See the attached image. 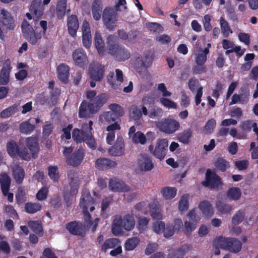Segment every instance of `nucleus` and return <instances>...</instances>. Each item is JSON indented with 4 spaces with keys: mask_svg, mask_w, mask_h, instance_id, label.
Returning a JSON list of instances; mask_svg holds the SVG:
<instances>
[{
    "mask_svg": "<svg viewBox=\"0 0 258 258\" xmlns=\"http://www.w3.org/2000/svg\"><path fill=\"white\" fill-rule=\"evenodd\" d=\"M198 221L196 211L192 210L189 211L187 214V219L184 222V230L186 234H190L196 229Z\"/></svg>",
    "mask_w": 258,
    "mask_h": 258,
    "instance_id": "obj_14",
    "label": "nucleus"
},
{
    "mask_svg": "<svg viewBox=\"0 0 258 258\" xmlns=\"http://www.w3.org/2000/svg\"><path fill=\"white\" fill-rule=\"evenodd\" d=\"M14 21L10 13L5 9L0 10V38H4V32L14 28Z\"/></svg>",
    "mask_w": 258,
    "mask_h": 258,
    "instance_id": "obj_8",
    "label": "nucleus"
},
{
    "mask_svg": "<svg viewBox=\"0 0 258 258\" xmlns=\"http://www.w3.org/2000/svg\"><path fill=\"white\" fill-rule=\"evenodd\" d=\"M7 150L9 155L13 158L18 157L19 154L18 145L16 142L14 141H10L8 142Z\"/></svg>",
    "mask_w": 258,
    "mask_h": 258,
    "instance_id": "obj_39",
    "label": "nucleus"
},
{
    "mask_svg": "<svg viewBox=\"0 0 258 258\" xmlns=\"http://www.w3.org/2000/svg\"><path fill=\"white\" fill-rule=\"evenodd\" d=\"M110 189L114 191L127 192L130 190V188L122 181L117 179H112L109 181Z\"/></svg>",
    "mask_w": 258,
    "mask_h": 258,
    "instance_id": "obj_22",
    "label": "nucleus"
},
{
    "mask_svg": "<svg viewBox=\"0 0 258 258\" xmlns=\"http://www.w3.org/2000/svg\"><path fill=\"white\" fill-rule=\"evenodd\" d=\"M81 29L83 44L86 48H89L92 44V37L90 25L87 21L83 22Z\"/></svg>",
    "mask_w": 258,
    "mask_h": 258,
    "instance_id": "obj_17",
    "label": "nucleus"
},
{
    "mask_svg": "<svg viewBox=\"0 0 258 258\" xmlns=\"http://www.w3.org/2000/svg\"><path fill=\"white\" fill-rule=\"evenodd\" d=\"M67 229L72 234L82 235L84 233L85 227L79 222H72L67 225Z\"/></svg>",
    "mask_w": 258,
    "mask_h": 258,
    "instance_id": "obj_26",
    "label": "nucleus"
},
{
    "mask_svg": "<svg viewBox=\"0 0 258 258\" xmlns=\"http://www.w3.org/2000/svg\"><path fill=\"white\" fill-rule=\"evenodd\" d=\"M216 167L221 171H224L229 167L228 163L222 158H219L215 163Z\"/></svg>",
    "mask_w": 258,
    "mask_h": 258,
    "instance_id": "obj_63",
    "label": "nucleus"
},
{
    "mask_svg": "<svg viewBox=\"0 0 258 258\" xmlns=\"http://www.w3.org/2000/svg\"><path fill=\"white\" fill-rule=\"evenodd\" d=\"M143 114L142 107L140 108L135 105L130 107L129 109V116L130 118L134 120H138L142 117Z\"/></svg>",
    "mask_w": 258,
    "mask_h": 258,
    "instance_id": "obj_42",
    "label": "nucleus"
},
{
    "mask_svg": "<svg viewBox=\"0 0 258 258\" xmlns=\"http://www.w3.org/2000/svg\"><path fill=\"white\" fill-rule=\"evenodd\" d=\"M192 131L190 130H187L180 133L177 135V140L183 144H187L189 142V139L191 137Z\"/></svg>",
    "mask_w": 258,
    "mask_h": 258,
    "instance_id": "obj_49",
    "label": "nucleus"
},
{
    "mask_svg": "<svg viewBox=\"0 0 258 258\" xmlns=\"http://www.w3.org/2000/svg\"><path fill=\"white\" fill-rule=\"evenodd\" d=\"M24 35L29 42L33 45L36 44L38 40L41 38L40 35L36 34L34 30H32V31H30Z\"/></svg>",
    "mask_w": 258,
    "mask_h": 258,
    "instance_id": "obj_58",
    "label": "nucleus"
},
{
    "mask_svg": "<svg viewBox=\"0 0 258 258\" xmlns=\"http://www.w3.org/2000/svg\"><path fill=\"white\" fill-rule=\"evenodd\" d=\"M72 58L75 64L80 67H83L88 63L86 53L83 49H77L72 53Z\"/></svg>",
    "mask_w": 258,
    "mask_h": 258,
    "instance_id": "obj_15",
    "label": "nucleus"
},
{
    "mask_svg": "<svg viewBox=\"0 0 258 258\" xmlns=\"http://www.w3.org/2000/svg\"><path fill=\"white\" fill-rule=\"evenodd\" d=\"M154 167L152 158L147 155H142L138 160L135 170L137 172H148Z\"/></svg>",
    "mask_w": 258,
    "mask_h": 258,
    "instance_id": "obj_11",
    "label": "nucleus"
},
{
    "mask_svg": "<svg viewBox=\"0 0 258 258\" xmlns=\"http://www.w3.org/2000/svg\"><path fill=\"white\" fill-rule=\"evenodd\" d=\"M0 250L5 253L10 252L11 248L8 242L6 240L5 236L0 235Z\"/></svg>",
    "mask_w": 258,
    "mask_h": 258,
    "instance_id": "obj_54",
    "label": "nucleus"
},
{
    "mask_svg": "<svg viewBox=\"0 0 258 258\" xmlns=\"http://www.w3.org/2000/svg\"><path fill=\"white\" fill-rule=\"evenodd\" d=\"M13 176L17 183H22L25 177L23 169L19 165H15L13 167Z\"/></svg>",
    "mask_w": 258,
    "mask_h": 258,
    "instance_id": "obj_35",
    "label": "nucleus"
},
{
    "mask_svg": "<svg viewBox=\"0 0 258 258\" xmlns=\"http://www.w3.org/2000/svg\"><path fill=\"white\" fill-rule=\"evenodd\" d=\"M168 141L166 139H159L154 148L152 145L149 146V150L157 159H163L167 152Z\"/></svg>",
    "mask_w": 258,
    "mask_h": 258,
    "instance_id": "obj_9",
    "label": "nucleus"
},
{
    "mask_svg": "<svg viewBox=\"0 0 258 258\" xmlns=\"http://www.w3.org/2000/svg\"><path fill=\"white\" fill-rule=\"evenodd\" d=\"M132 141L134 143L144 145L146 142V138L143 133L137 132L132 136Z\"/></svg>",
    "mask_w": 258,
    "mask_h": 258,
    "instance_id": "obj_50",
    "label": "nucleus"
},
{
    "mask_svg": "<svg viewBox=\"0 0 258 258\" xmlns=\"http://www.w3.org/2000/svg\"><path fill=\"white\" fill-rule=\"evenodd\" d=\"M116 118L117 117L111 111H107L100 116L99 119L102 122L110 123L114 121Z\"/></svg>",
    "mask_w": 258,
    "mask_h": 258,
    "instance_id": "obj_48",
    "label": "nucleus"
},
{
    "mask_svg": "<svg viewBox=\"0 0 258 258\" xmlns=\"http://www.w3.org/2000/svg\"><path fill=\"white\" fill-rule=\"evenodd\" d=\"M140 242V239L137 237L128 238L124 243L125 250L130 251L134 250Z\"/></svg>",
    "mask_w": 258,
    "mask_h": 258,
    "instance_id": "obj_47",
    "label": "nucleus"
},
{
    "mask_svg": "<svg viewBox=\"0 0 258 258\" xmlns=\"http://www.w3.org/2000/svg\"><path fill=\"white\" fill-rule=\"evenodd\" d=\"M160 102L165 107L168 109H176L177 104L172 100L164 97L160 98Z\"/></svg>",
    "mask_w": 258,
    "mask_h": 258,
    "instance_id": "obj_59",
    "label": "nucleus"
},
{
    "mask_svg": "<svg viewBox=\"0 0 258 258\" xmlns=\"http://www.w3.org/2000/svg\"><path fill=\"white\" fill-rule=\"evenodd\" d=\"M135 226V222L132 216L126 215L122 219L119 216L115 217L112 228V233L115 236L122 234V229L130 231Z\"/></svg>",
    "mask_w": 258,
    "mask_h": 258,
    "instance_id": "obj_3",
    "label": "nucleus"
},
{
    "mask_svg": "<svg viewBox=\"0 0 258 258\" xmlns=\"http://www.w3.org/2000/svg\"><path fill=\"white\" fill-rule=\"evenodd\" d=\"M142 110L144 115H148L152 119L159 118L163 115V110L158 106H154L148 112L147 107L145 106H142Z\"/></svg>",
    "mask_w": 258,
    "mask_h": 258,
    "instance_id": "obj_23",
    "label": "nucleus"
},
{
    "mask_svg": "<svg viewBox=\"0 0 258 258\" xmlns=\"http://www.w3.org/2000/svg\"><path fill=\"white\" fill-rule=\"evenodd\" d=\"M67 0H58L56 5V15L59 19H62L66 12V5Z\"/></svg>",
    "mask_w": 258,
    "mask_h": 258,
    "instance_id": "obj_41",
    "label": "nucleus"
},
{
    "mask_svg": "<svg viewBox=\"0 0 258 258\" xmlns=\"http://www.w3.org/2000/svg\"><path fill=\"white\" fill-rule=\"evenodd\" d=\"M79 21L77 17L72 15L68 17L67 20V27L69 34L73 37L76 35L79 28Z\"/></svg>",
    "mask_w": 258,
    "mask_h": 258,
    "instance_id": "obj_25",
    "label": "nucleus"
},
{
    "mask_svg": "<svg viewBox=\"0 0 258 258\" xmlns=\"http://www.w3.org/2000/svg\"><path fill=\"white\" fill-rule=\"evenodd\" d=\"M208 50H204L202 49L198 43L196 44L194 48L192 57L197 66L194 68V71L196 73L200 74L205 69L204 64L207 60Z\"/></svg>",
    "mask_w": 258,
    "mask_h": 258,
    "instance_id": "obj_6",
    "label": "nucleus"
},
{
    "mask_svg": "<svg viewBox=\"0 0 258 258\" xmlns=\"http://www.w3.org/2000/svg\"><path fill=\"white\" fill-rule=\"evenodd\" d=\"M41 206L38 203H27L25 205V210L27 212L31 214L40 211Z\"/></svg>",
    "mask_w": 258,
    "mask_h": 258,
    "instance_id": "obj_55",
    "label": "nucleus"
},
{
    "mask_svg": "<svg viewBox=\"0 0 258 258\" xmlns=\"http://www.w3.org/2000/svg\"><path fill=\"white\" fill-rule=\"evenodd\" d=\"M58 77L63 83H67L69 76L70 69L68 66L60 64L57 69Z\"/></svg>",
    "mask_w": 258,
    "mask_h": 258,
    "instance_id": "obj_31",
    "label": "nucleus"
},
{
    "mask_svg": "<svg viewBox=\"0 0 258 258\" xmlns=\"http://www.w3.org/2000/svg\"><path fill=\"white\" fill-rule=\"evenodd\" d=\"M119 124L115 122L107 127L106 130L108 132L106 137V142L108 144H111L112 142L115 138L114 130H118L120 129Z\"/></svg>",
    "mask_w": 258,
    "mask_h": 258,
    "instance_id": "obj_38",
    "label": "nucleus"
},
{
    "mask_svg": "<svg viewBox=\"0 0 258 258\" xmlns=\"http://www.w3.org/2000/svg\"><path fill=\"white\" fill-rule=\"evenodd\" d=\"M220 26L222 33L225 37H227L232 33L228 26V23L222 17L220 19Z\"/></svg>",
    "mask_w": 258,
    "mask_h": 258,
    "instance_id": "obj_53",
    "label": "nucleus"
},
{
    "mask_svg": "<svg viewBox=\"0 0 258 258\" xmlns=\"http://www.w3.org/2000/svg\"><path fill=\"white\" fill-rule=\"evenodd\" d=\"M27 146L29 148L32 156L35 157L39 151V147L37 138L35 137H29L26 139Z\"/></svg>",
    "mask_w": 258,
    "mask_h": 258,
    "instance_id": "obj_34",
    "label": "nucleus"
},
{
    "mask_svg": "<svg viewBox=\"0 0 258 258\" xmlns=\"http://www.w3.org/2000/svg\"><path fill=\"white\" fill-rule=\"evenodd\" d=\"M116 165L115 162L107 159L102 158L97 160L96 166L98 169H104L107 167H113Z\"/></svg>",
    "mask_w": 258,
    "mask_h": 258,
    "instance_id": "obj_43",
    "label": "nucleus"
},
{
    "mask_svg": "<svg viewBox=\"0 0 258 258\" xmlns=\"http://www.w3.org/2000/svg\"><path fill=\"white\" fill-rule=\"evenodd\" d=\"M48 174L50 178L54 181H57L59 178L58 168L56 166H50L48 168Z\"/></svg>",
    "mask_w": 258,
    "mask_h": 258,
    "instance_id": "obj_57",
    "label": "nucleus"
},
{
    "mask_svg": "<svg viewBox=\"0 0 258 258\" xmlns=\"http://www.w3.org/2000/svg\"><path fill=\"white\" fill-rule=\"evenodd\" d=\"M217 245L221 248L227 249L235 253L238 252L241 248V244L239 240L225 237L217 239Z\"/></svg>",
    "mask_w": 258,
    "mask_h": 258,
    "instance_id": "obj_10",
    "label": "nucleus"
},
{
    "mask_svg": "<svg viewBox=\"0 0 258 258\" xmlns=\"http://www.w3.org/2000/svg\"><path fill=\"white\" fill-rule=\"evenodd\" d=\"M104 66L100 64H91L89 74L90 78L95 81H100L103 77Z\"/></svg>",
    "mask_w": 258,
    "mask_h": 258,
    "instance_id": "obj_16",
    "label": "nucleus"
},
{
    "mask_svg": "<svg viewBox=\"0 0 258 258\" xmlns=\"http://www.w3.org/2000/svg\"><path fill=\"white\" fill-rule=\"evenodd\" d=\"M108 108L117 117L121 116L124 114V112L123 108L117 104H111L108 106Z\"/></svg>",
    "mask_w": 258,
    "mask_h": 258,
    "instance_id": "obj_52",
    "label": "nucleus"
},
{
    "mask_svg": "<svg viewBox=\"0 0 258 258\" xmlns=\"http://www.w3.org/2000/svg\"><path fill=\"white\" fill-rule=\"evenodd\" d=\"M69 185L71 188L70 195L74 196L78 193L79 187V179L77 173L74 171H70L68 173Z\"/></svg>",
    "mask_w": 258,
    "mask_h": 258,
    "instance_id": "obj_19",
    "label": "nucleus"
},
{
    "mask_svg": "<svg viewBox=\"0 0 258 258\" xmlns=\"http://www.w3.org/2000/svg\"><path fill=\"white\" fill-rule=\"evenodd\" d=\"M241 196V190L238 187H232L227 192V197L228 199L233 201L238 200Z\"/></svg>",
    "mask_w": 258,
    "mask_h": 258,
    "instance_id": "obj_44",
    "label": "nucleus"
},
{
    "mask_svg": "<svg viewBox=\"0 0 258 258\" xmlns=\"http://www.w3.org/2000/svg\"><path fill=\"white\" fill-rule=\"evenodd\" d=\"M156 127L160 131L167 134H172L180 128L179 122L172 118H164L156 122Z\"/></svg>",
    "mask_w": 258,
    "mask_h": 258,
    "instance_id": "obj_7",
    "label": "nucleus"
},
{
    "mask_svg": "<svg viewBox=\"0 0 258 258\" xmlns=\"http://www.w3.org/2000/svg\"><path fill=\"white\" fill-rule=\"evenodd\" d=\"M216 120L212 118L209 120L204 127V132L206 134H211L216 125Z\"/></svg>",
    "mask_w": 258,
    "mask_h": 258,
    "instance_id": "obj_64",
    "label": "nucleus"
},
{
    "mask_svg": "<svg viewBox=\"0 0 258 258\" xmlns=\"http://www.w3.org/2000/svg\"><path fill=\"white\" fill-rule=\"evenodd\" d=\"M11 69V61L9 59H7L4 62L0 74V83L1 84L6 85L9 83V75Z\"/></svg>",
    "mask_w": 258,
    "mask_h": 258,
    "instance_id": "obj_20",
    "label": "nucleus"
},
{
    "mask_svg": "<svg viewBox=\"0 0 258 258\" xmlns=\"http://www.w3.org/2000/svg\"><path fill=\"white\" fill-rule=\"evenodd\" d=\"M86 96L89 100L88 103L84 101L80 107L79 115L81 118L90 117L91 114L96 112L107 99L105 94L96 96L94 91H87Z\"/></svg>",
    "mask_w": 258,
    "mask_h": 258,
    "instance_id": "obj_1",
    "label": "nucleus"
},
{
    "mask_svg": "<svg viewBox=\"0 0 258 258\" xmlns=\"http://www.w3.org/2000/svg\"><path fill=\"white\" fill-rule=\"evenodd\" d=\"M102 19L107 29L112 30L116 27L117 21V16L116 13L113 9L106 8L104 9L103 12Z\"/></svg>",
    "mask_w": 258,
    "mask_h": 258,
    "instance_id": "obj_12",
    "label": "nucleus"
},
{
    "mask_svg": "<svg viewBox=\"0 0 258 258\" xmlns=\"http://www.w3.org/2000/svg\"><path fill=\"white\" fill-rule=\"evenodd\" d=\"M107 81L114 89L118 88L123 81L122 71L119 69H116L115 74L111 73L108 75Z\"/></svg>",
    "mask_w": 258,
    "mask_h": 258,
    "instance_id": "obj_18",
    "label": "nucleus"
},
{
    "mask_svg": "<svg viewBox=\"0 0 258 258\" xmlns=\"http://www.w3.org/2000/svg\"><path fill=\"white\" fill-rule=\"evenodd\" d=\"M116 37L113 36H109L107 39L108 45V50L112 55L115 56L118 60L124 61L130 57L131 54L127 49L124 47H120L115 44Z\"/></svg>",
    "mask_w": 258,
    "mask_h": 258,
    "instance_id": "obj_4",
    "label": "nucleus"
},
{
    "mask_svg": "<svg viewBox=\"0 0 258 258\" xmlns=\"http://www.w3.org/2000/svg\"><path fill=\"white\" fill-rule=\"evenodd\" d=\"M19 128L22 133L29 134L34 130L35 126L26 121L20 124Z\"/></svg>",
    "mask_w": 258,
    "mask_h": 258,
    "instance_id": "obj_51",
    "label": "nucleus"
},
{
    "mask_svg": "<svg viewBox=\"0 0 258 258\" xmlns=\"http://www.w3.org/2000/svg\"><path fill=\"white\" fill-rule=\"evenodd\" d=\"M123 152V139L122 137H118L115 145L109 149L108 153L111 155L119 156Z\"/></svg>",
    "mask_w": 258,
    "mask_h": 258,
    "instance_id": "obj_24",
    "label": "nucleus"
},
{
    "mask_svg": "<svg viewBox=\"0 0 258 258\" xmlns=\"http://www.w3.org/2000/svg\"><path fill=\"white\" fill-rule=\"evenodd\" d=\"M97 202L91 196L89 192L85 190L81 196L80 202V207L84 214V220L87 222L90 220V215L89 211L92 212L95 209V206Z\"/></svg>",
    "mask_w": 258,
    "mask_h": 258,
    "instance_id": "obj_5",
    "label": "nucleus"
},
{
    "mask_svg": "<svg viewBox=\"0 0 258 258\" xmlns=\"http://www.w3.org/2000/svg\"><path fill=\"white\" fill-rule=\"evenodd\" d=\"M199 208L204 216L206 218L212 217L214 214L212 205L208 201H202L200 202L199 205Z\"/></svg>",
    "mask_w": 258,
    "mask_h": 258,
    "instance_id": "obj_29",
    "label": "nucleus"
},
{
    "mask_svg": "<svg viewBox=\"0 0 258 258\" xmlns=\"http://www.w3.org/2000/svg\"><path fill=\"white\" fill-rule=\"evenodd\" d=\"M102 2L101 0H94L92 6V14L93 19L96 21L100 19L102 14Z\"/></svg>",
    "mask_w": 258,
    "mask_h": 258,
    "instance_id": "obj_30",
    "label": "nucleus"
},
{
    "mask_svg": "<svg viewBox=\"0 0 258 258\" xmlns=\"http://www.w3.org/2000/svg\"><path fill=\"white\" fill-rule=\"evenodd\" d=\"M84 157V152L83 149H80L74 152L70 158L67 159V162L69 164L73 166L79 165Z\"/></svg>",
    "mask_w": 258,
    "mask_h": 258,
    "instance_id": "obj_28",
    "label": "nucleus"
},
{
    "mask_svg": "<svg viewBox=\"0 0 258 258\" xmlns=\"http://www.w3.org/2000/svg\"><path fill=\"white\" fill-rule=\"evenodd\" d=\"M118 35L121 39L127 40V42L130 43H134L137 37L136 32H132L127 34L123 30L118 31Z\"/></svg>",
    "mask_w": 258,
    "mask_h": 258,
    "instance_id": "obj_45",
    "label": "nucleus"
},
{
    "mask_svg": "<svg viewBox=\"0 0 258 258\" xmlns=\"http://www.w3.org/2000/svg\"><path fill=\"white\" fill-rule=\"evenodd\" d=\"M177 189L173 187H165L162 189L161 194L163 197L166 200L174 198L176 195Z\"/></svg>",
    "mask_w": 258,
    "mask_h": 258,
    "instance_id": "obj_40",
    "label": "nucleus"
},
{
    "mask_svg": "<svg viewBox=\"0 0 258 258\" xmlns=\"http://www.w3.org/2000/svg\"><path fill=\"white\" fill-rule=\"evenodd\" d=\"M29 226L36 234L42 235V228L41 224L39 221H30L28 223Z\"/></svg>",
    "mask_w": 258,
    "mask_h": 258,
    "instance_id": "obj_56",
    "label": "nucleus"
},
{
    "mask_svg": "<svg viewBox=\"0 0 258 258\" xmlns=\"http://www.w3.org/2000/svg\"><path fill=\"white\" fill-rule=\"evenodd\" d=\"M216 208L222 214L229 213L232 210V207L231 205L222 204L221 202H218L216 204Z\"/></svg>",
    "mask_w": 258,
    "mask_h": 258,
    "instance_id": "obj_61",
    "label": "nucleus"
},
{
    "mask_svg": "<svg viewBox=\"0 0 258 258\" xmlns=\"http://www.w3.org/2000/svg\"><path fill=\"white\" fill-rule=\"evenodd\" d=\"M203 184L210 188H218L222 185L220 177L215 172L210 169L207 170L206 174V180Z\"/></svg>",
    "mask_w": 258,
    "mask_h": 258,
    "instance_id": "obj_13",
    "label": "nucleus"
},
{
    "mask_svg": "<svg viewBox=\"0 0 258 258\" xmlns=\"http://www.w3.org/2000/svg\"><path fill=\"white\" fill-rule=\"evenodd\" d=\"M189 196L187 195H183L179 202L178 209L180 211H186L188 206V201Z\"/></svg>",
    "mask_w": 258,
    "mask_h": 258,
    "instance_id": "obj_60",
    "label": "nucleus"
},
{
    "mask_svg": "<svg viewBox=\"0 0 258 258\" xmlns=\"http://www.w3.org/2000/svg\"><path fill=\"white\" fill-rule=\"evenodd\" d=\"M152 227L154 231L157 234L161 233L163 232L164 233L166 229L165 223L161 221L154 222L153 224Z\"/></svg>",
    "mask_w": 258,
    "mask_h": 258,
    "instance_id": "obj_62",
    "label": "nucleus"
},
{
    "mask_svg": "<svg viewBox=\"0 0 258 258\" xmlns=\"http://www.w3.org/2000/svg\"><path fill=\"white\" fill-rule=\"evenodd\" d=\"M183 227V222L180 219H175L174 221V226L172 229L167 226L164 231V236L169 237L172 236L175 233L178 232L180 229Z\"/></svg>",
    "mask_w": 258,
    "mask_h": 258,
    "instance_id": "obj_27",
    "label": "nucleus"
},
{
    "mask_svg": "<svg viewBox=\"0 0 258 258\" xmlns=\"http://www.w3.org/2000/svg\"><path fill=\"white\" fill-rule=\"evenodd\" d=\"M92 125L93 122L90 120L88 124L84 123L82 125V131L75 128L72 134L74 140L77 143L85 142L90 148L95 149L96 143L91 133Z\"/></svg>",
    "mask_w": 258,
    "mask_h": 258,
    "instance_id": "obj_2",
    "label": "nucleus"
},
{
    "mask_svg": "<svg viewBox=\"0 0 258 258\" xmlns=\"http://www.w3.org/2000/svg\"><path fill=\"white\" fill-rule=\"evenodd\" d=\"M41 0H34L32 3L30 10L33 15V18L38 19L43 14V9L41 7Z\"/></svg>",
    "mask_w": 258,
    "mask_h": 258,
    "instance_id": "obj_32",
    "label": "nucleus"
},
{
    "mask_svg": "<svg viewBox=\"0 0 258 258\" xmlns=\"http://www.w3.org/2000/svg\"><path fill=\"white\" fill-rule=\"evenodd\" d=\"M152 59V57L150 54L138 55L134 63L135 67L136 68L148 67L151 64Z\"/></svg>",
    "mask_w": 258,
    "mask_h": 258,
    "instance_id": "obj_21",
    "label": "nucleus"
},
{
    "mask_svg": "<svg viewBox=\"0 0 258 258\" xmlns=\"http://www.w3.org/2000/svg\"><path fill=\"white\" fill-rule=\"evenodd\" d=\"M120 244V242L116 238L108 239L105 240V241L102 244L101 249L102 250L105 251L108 249L116 247V246Z\"/></svg>",
    "mask_w": 258,
    "mask_h": 258,
    "instance_id": "obj_46",
    "label": "nucleus"
},
{
    "mask_svg": "<svg viewBox=\"0 0 258 258\" xmlns=\"http://www.w3.org/2000/svg\"><path fill=\"white\" fill-rule=\"evenodd\" d=\"M248 93H241L240 94H234L231 98V101L230 105L237 103L245 104L248 100Z\"/></svg>",
    "mask_w": 258,
    "mask_h": 258,
    "instance_id": "obj_37",
    "label": "nucleus"
},
{
    "mask_svg": "<svg viewBox=\"0 0 258 258\" xmlns=\"http://www.w3.org/2000/svg\"><path fill=\"white\" fill-rule=\"evenodd\" d=\"M94 44L100 55H103L105 50V44L100 33L96 32L94 35Z\"/></svg>",
    "mask_w": 258,
    "mask_h": 258,
    "instance_id": "obj_36",
    "label": "nucleus"
},
{
    "mask_svg": "<svg viewBox=\"0 0 258 258\" xmlns=\"http://www.w3.org/2000/svg\"><path fill=\"white\" fill-rule=\"evenodd\" d=\"M0 183L3 194L6 196L9 190L11 184L10 178L7 173H3L0 175Z\"/></svg>",
    "mask_w": 258,
    "mask_h": 258,
    "instance_id": "obj_33",
    "label": "nucleus"
}]
</instances>
